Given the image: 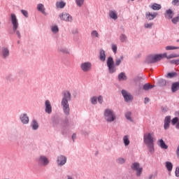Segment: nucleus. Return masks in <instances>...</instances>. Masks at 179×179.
<instances>
[{"label":"nucleus","mask_w":179,"mask_h":179,"mask_svg":"<svg viewBox=\"0 0 179 179\" xmlns=\"http://www.w3.org/2000/svg\"><path fill=\"white\" fill-rule=\"evenodd\" d=\"M71 100V93L66 91L63 94V99L62 100V106L64 110V113L66 115H69V103L68 101Z\"/></svg>","instance_id":"1"},{"label":"nucleus","mask_w":179,"mask_h":179,"mask_svg":"<svg viewBox=\"0 0 179 179\" xmlns=\"http://www.w3.org/2000/svg\"><path fill=\"white\" fill-rule=\"evenodd\" d=\"M153 136H154L153 133L144 134V143L148 148L149 151L151 153H153V152H155Z\"/></svg>","instance_id":"2"},{"label":"nucleus","mask_w":179,"mask_h":179,"mask_svg":"<svg viewBox=\"0 0 179 179\" xmlns=\"http://www.w3.org/2000/svg\"><path fill=\"white\" fill-rule=\"evenodd\" d=\"M11 23L13 25V30L15 33H16L18 38H20V31L17 30L19 29V21L17 20V17L16 15L11 13L10 14Z\"/></svg>","instance_id":"3"},{"label":"nucleus","mask_w":179,"mask_h":179,"mask_svg":"<svg viewBox=\"0 0 179 179\" xmlns=\"http://www.w3.org/2000/svg\"><path fill=\"white\" fill-rule=\"evenodd\" d=\"M104 117L107 122H113V121H115V114H114V111L111 109L108 108L105 110Z\"/></svg>","instance_id":"4"},{"label":"nucleus","mask_w":179,"mask_h":179,"mask_svg":"<svg viewBox=\"0 0 179 179\" xmlns=\"http://www.w3.org/2000/svg\"><path fill=\"white\" fill-rule=\"evenodd\" d=\"M163 58V55H152L147 57L145 62L147 64H155V62H158Z\"/></svg>","instance_id":"5"},{"label":"nucleus","mask_w":179,"mask_h":179,"mask_svg":"<svg viewBox=\"0 0 179 179\" xmlns=\"http://www.w3.org/2000/svg\"><path fill=\"white\" fill-rule=\"evenodd\" d=\"M107 65H108L109 73H114V72L117 71V69H115V66H114V60L113 59V57H109L108 58Z\"/></svg>","instance_id":"6"},{"label":"nucleus","mask_w":179,"mask_h":179,"mask_svg":"<svg viewBox=\"0 0 179 179\" xmlns=\"http://www.w3.org/2000/svg\"><path fill=\"white\" fill-rule=\"evenodd\" d=\"M131 169L132 170H135L136 171V176L138 177H139V176L142 174L143 169L141 168V166H139V163L138 162L134 163L131 166Z\"/></svg>","instance_id":"7"},{"label":"nucleus","mask_w":179,"mask_h":179,"mask_svg":"<svg viewBox=\"0 0 179 179\" xmlns=\"http://www.w3.org/2000/svg\"><path fill=\"white\" fill-rule=\"evenodd\" d=\"M37 162L38 164H41V166H47L48 163H50V161H48V159L44 156H40L38 158H37Z\"/></svg>","instance_id":"8"},{"label":"nucleus","mask_w":179,"mask_h":179,"mask_svg":"<svg viewBox=\"0 0 179 179\" xmlns=\"http://www.w3.org/2000/svg\"><path fill=\"white\" fill-rule=\"evenodd\" d=\"M80 68L83 72H89L92 69V63L91 62H84L80 65Z\"/></svg>","instance_id":"9"},{"label":"nucleus","mask_w":179,"mask_h":179,"mask_svg":"<svg viewBox=\"0 0 179 179\" xmlns=\"http://www.w3.org/2000/svg\"><path fill=\"white\" fill-rule=\"evenodd\" d=\"M59 17L61 20H64V22H72V16L66 13H62L59 15Z\"/></svg>","instance_id":"10"},{"label":"nucleus","mask_w":179,"mask_h":179,"mask_svg":"<svg viewBox=\"0 0 179 179\" xmlns=\"http://www.w3.org/2000/svg\"><path fill=\"white\" fill-rule=\"evenodd\" d=\"M122 94L125 101H132V95H131V94H129L126 90H122Z\"/></svg>","instance_id":"11"},{"label":"nucleus","mask_w":179,"mask_h":179,"mask_svg":"<svg viewBox=\"0 0 179 179\" xmlns=\"http://www.w3.org/2000/svg\"><path fill=\"white\" fill-rule=\"evenodd\" d=\"M45 113H47L48 114H51V113H52V107L51 106V103L50 102V101L48 100L45 101Z\"/></svg>","instance_id":"12"},{"label":"nucleus","mask_w":179,"mask_h":179,"mask_svg":"<svg viewBox=\"0 0 179 179\" xmlns=\"http://www.w3.org/2000/svg\"><path fill=\"white\" fill-rule=\"evenodd\" d=\"M170 122H171V116L165 117L164 124V129H169L170 128Z\"/></svg>","instance_id":"13"},{"label":"nucleus","mask_w":179,"mask_h":179,"mask_svg":"<svg viewBox=\"0 0 179 179\" xmlns=\"http://www.w3.org/2000/svg\"><path fill=\"white\" fill-rule=\"evenodd\" d=\"M156 16H157V13H150V12H147L145 13V18L148 20H153V19H155V17H156Z\"/></svg>","instance_id":"14"},{"label":"nucleus","mask_w":179,"mask_h":179,"mask_svg":"<svg viewBox=\"0 0 179 179\" xmlns=\"http://www.w3.org/2000/svg\"><path fill=\"white\" fill-rule=\"evenodd\" d=\"M66 163V158L64 156H59L57 158V164L59 166H64Z\"/></svg>","instance_id":"15"},{"label":"nucleus","mask_w":179,"mask_h":179,"mask_svg":"<svg viewBox=\"0 0 179 179\" xmlns=\"http://www.w3.org/2000/svg\"><path fill=\"white\" fill-rule=\"evenodd\" d=\"M20 120L22 124H29V117H27V114L21 115Z\"/></svg>","instance_id":"16"},{"label":"nucleus","mask_w":179,"mask_h":179,"mask_svg":"<svg viewBox=\"0 0 179 179\" xmlns=\"http://www.w3.org/2000/svg\"><path fill=\"white\" fill-rule=\"evenodd\" d=\"M173 16H174V13H173L171 10L169 9L166 11L165 17L166 19H171L173 18Z\"/></svg>","instance_id":"17"},{"label":"nucleus","mask_w":179,"mask_h":179,"mask_svg":"<svg viewBox=\"0 0 179 179\" xmlns=\"http://www.w3.org/2000/svg\"><path fill=\"white\" fill-rule=\"evenodd\" d=\"M37 9L39 12H41L43 15H45V8H44V5L42 3H39L37 5Z\"/></svg>","instance_id":"18"},{"label":"nucleus","mask_w":179,"mask_h":179,"mask_svg":"<svg viewBox=\"0 0 179 179\" xmlns=\"http://www.w3.org/2000/svg\"><path fill=\"white\" fill-rule=\"evenodd\" d=\"M150 8L152 10H160V9H162V5L155 3L150 6Z\"/></svg>","instance_id":"19"},{"label":"nucleus","mask_w":179,"mask_h":179,"mask_svg":"<svg viewBox=\"0 0 179 179\" xmlns=\"http://www.w3.org/2000/svg\"><path fill=\"white\" fill-rule=\"evenodd\" d=\"M162 55V58L163 57H165V58H166L167 59H171V58H177V57H178V55L176 54H171L169 56H167V53H164Z\"/></svg>","instance_id":"20"},{"label":"nucleus","mask_w":179,"mask_h":179,"mask_svg":"<svg viewBox=\"0 0 179 179\" xmlns=\"http://www.w3.org/2000/svg\"><path fill=\"white\" fill-rule=\"evenodd\" d=\"M109 16L111 19H113L114 20H117V19H118V15H117V13H115V11H110Z\"/></svg>","instance_id":"21"},{"label":"nucleus","mask_w":179,"mask_h":179,"mask_svg":"<svg viewBox=\"0 0 179 179\" xmlns=\"http://www.w3.org/2000/svg\"><path fill=\"white\" fill-rule=\"evenodd\" d=\"M99 59L102 61V62H104V61H106V52L104 50L100 51Z\"/></svg>","instance_id":"22"},{"label":"nucleus","mask_w":179,"mask_h":179,"mask_svg":"<svg viewBox=\"0 0 179 179\" xmlns=\"http://www.w3.org/2000/svg\"><path fill=\"white\" fill-rule=\"evenodd\" d=\"M159 146L162 148V149H168L169 146L166 145V143H164V141L163 139H160L159 141Z\"/></svg>","instance_id":"23"},{"label":"nucleus","mask_w":179,"mask_h":179,"mask_svg":"<svg viewBox=\"0 0 179 179\" xmlns=\"http://www.w3.org/2000/svg\"><path fill=\"white\" fill-rule=\"evenodd\" d=\"M124 59V56L121 55L120 57H117L115 59V66H120L122 61Z\"/></svg>","instance_id":"24"},{"label":"nucleus","mask_w":179,"mask_h":179,"mask_svg":"<svg viewBox=\"0 0 179 179\" xmlns=\"http://www.w3.org/2000/svg\"><path fill=\"white\" fill-rule=\"evenodd\" d=\"M153 87H155V85L146 83L143 85V90H150V89H153Z\"/></svg>","instance_id":"25"},{"label":"nucleus","mask_w":179,"mask_h":179,"mask_svg":"<svg viewBox=\"0 0 179 179\" xmlns=\"http://www.w3.org/2000/svg\"><path fill=\"white\" fill-rule=\"evenodd\" d=\"M172 92L173 93H176V92H177V90H178L179 89V83H175L172 85Z\"/></svg>","instance_id":"26"},{"label":"nucleus","mask_w":179,"mask_h":179,"mask_svg":"<svg viewBox=\"0 0 179 179\" xmlns=\"http://www.w3.org/2000/svg\"><path fill=\"white\" fill-rule=\"evenodd\" d=\"M65 5H66V3L64 1H59L56 3L57 8H59L60 9H62V8H65Z\"/></svg>","instance_id":"27"},{"label":"nucleus","mask_w":179,"mask_h":179,"mask_svg":"<svg viewBox=\"0 0 179 179\" xmlns=\"http://www.w3.org/2000/svg\"><path fill=\"white\" fill-rule=\"evenodd\" d=\"M166 167L168 171H171L173 170V164H171V162H166Z\"/></svg>","instance_id":"28"},{"label":"nucleus","mask_w":179,"mask_h":179,"mask_svg":"<svg viewBox=\"0 0 179 179\" xmlns=\"http://www.w3.org/2000/svg\"><path fill=\"white\" fill-rule=\"evenodd\" d=\"M3 57L6 58V57L9 56V50L8 48H3L2 50Z\"/></svg>","instance_id":"29"},{"label":"nucleus","mask_w":179,"mask_h":179,"mask_svg":"<svg viewBox=\"0 0 179 179\" xmlns=\"http://www.w3.org/2000/svg\"><path fill=\"white\" fill-rule=\"evenodd\" d=\"M119 80H127V76L124 73H120L118 76Z\"/></svg>","instance_id":"30"},{"label":"nucleus","mask_w":179,"mask_h":179,"mask_svg":"<svg viewBox=\"0 0 179 179\" xmlns=\"http://www.w3.org/2000/svg\"><path fill=\"white\" fill-rule=\"evenodd\" d=\"M123 142H124L125 146H128V145H129V138L128 137V136H124Z\"/></svg>","instance_id":"31"},{"label":"nucleus","mask_w":179,"mask_h":179,"mask_svg":"<svg viewBox=\"0 0 179 179\" xmlns=\"http://www.w3.org/2000/svg\"><path fill=\"white\" fill-rule=\"evenodd\" d=\"M31 127L33 129H37L38 128V123L36 120H33Z\"/></svg>","instance_id":"32"},{"label":"nucleus","mask_w":179,"mask_h":179,"mask_svg":"<svg viewBox=\"0 0 179 179\" xmlns=\"http://www.w3.org/2000/svg\"><path fill=\"white\" fill-rule=\"evenodd\" d=\"M174 76H177V73L172 72V73H168L166 75V78H174Z\"/></svg>","instance_id":"33"},{"label":"nucleus","mask_w":179,"mask_h":179,"mask_svg":"<svg viewBox=\"0 0 179 179\" xmlns=\"http://www.w3.org/2000/svg\"><path fill=\"white\" fill-rule=\"evenodd\" d=\"M179 47H176V46H166V50L167 51H170L171 50H178Z\"/></svg>","instance_id":"34"},{"label":"nucleus","mask_w":179,"mask_h":179,"mask_svg":"<svg viewBox=\"0 0 179 179\" xmlns=\"http://www.w3.org/2000/svg\"><path fill=\"white\" fill-rule=\"evenodd\" d=\"M76 4L78 6H82L85 3V0H76Z\"/></svg>","instance_id":"35"},{"label":"nucleus","mask_w":179,"mask_h":179,"mask_svg":"<svg viewBox=\"0 0 179 179\" xmlns=\"http://www.w3.org/2000/svg\"><path fill=\"white\" fill-rule=\"evenodd\" d=\"M179 121V119H178V117H174L173 119H172V120H171V124H172V125H176V124H177L178 122H178Z\"/></svg>","instance_id":"36"},{"label":"nucleus","mask_w":179,"mask_h":179,"mask_svg":"<svg viewBox=\"0 0 179 179\" xmlns=\"http://www.w3.org/2000/svg\"><path fill=\"white\" fill-rule=\"evenodd\" d=\"M91 36L92 37H97V38H99V33L96 30L92 31V33H91Z\"/></svg>","instance_id":"37"},{"label":"nucleus","mask_w":179,"mask_h":179,"mask_svg":"<svg viewBox=\"0 0 179 179\" xmlns=\"http://www.w3.org/2000/svg\"><path fill=\"white\" fill-rule=\"evenodd\" d=\"M120 41L122 43H125V41H127V36L124 34L120 35Z\"/></svg>","instance_id":"38"},{"label":"nucleus","mask_w":179,"mask_h":179,"mask_svg":"<svg viewBox=\"0 0 179 179\" xmlns=\"http://www.w3.org/2000/svg\"><path fill=\"white\" fill-rule=\"evenodd\" d=\"M91 103H92V104H97V97L93 96V97L91 99Z\"/></svg>","instance_id":"39"},{"label":"nucleus","mask_w":179,"mask_h":179,"mask_svg":"<svg viewBox=\"0 0 179 179\" xmlns=\"http://www.w3.org/2000/svg\"><path fill=\"white\" fill-rule=\"evenodd\" d=\"M52 31L53 33H58V31H59L58 27L57 26L52 27Z\"/></svg>","instance_id":"40"},{"label":"nucleus","mask_w":179,"mask_h":179,"mask_svg":"<svg viewBox=\"0 0 179 179\" xmlns=\"http://www.w3.org/2000/svg\"><path fill=\"white\" fill-rule=\"evenodd\" d=\"M21 13L24 16H25V17H29V13H27L26 10H22Z\"/></svg>","instance_id":"41"},{"label":"nucleus","mask_w":179,"mask_h":179,"mask_svg":"<svg viewBox=\"0 0 179 179\" xmlns=\"http://www.w3.org/2000/svg\"><path fill=\"white\" fill-rule=\"evenodd\" d=\"M152 26H153V23L145 24L144 27L145 29H152Z\"/></svg>","instance_id":"42"},{"label":"nucleus","mask_w":179,"mask_h":179,"mask_svg":"<svg viewBox=\"0 0 179 179\" xmlns=\"http://www.w3.org/2000/svg\"><path fill=\"white\" fill-rule=\"evenodd\" d=\"M131 112H127L125 115V117L127 120H129L131 121Z\"/></svg>","instance_id":"43"},{"label":"nucleus","mask_w":179,"mask_h":179,"mask_svg":"<svg viewBox=\"0 0 179 179\" xmlns=\"http://www.w3.org/2000/svg\"><path fill=\"white\" fill-rule=\"evenodd\" d=\"M117 163H120V164H124V163H125V160L124 158H120L117 159Z\"/></svg>","instance_id":"44"},{"label":"nucleus","mask_w":179,"mask_h":179,"mask_svg":"<svg viewBox=\"0 0 179 179\" xmlns=\"http://www.w3.org/2000/svg\"><path fill=\"white\" fill-rule=\"evenodd\" d=\"M59 51H60L61 52H64V54H66V52H68V50L64 48H59Z\"/></svg>","instance_id":"45"},{"label":"nucleus","mask_w":179,"mask_h":179,"mask_svg":"<svg viewBox=\"0 0 179 179\" xmlns=\"http://www.w3.org/2000/svg\"><path fill=\"white\" fill-rule=\"evenodd\" d=\"M172 5H176V6H179V0H173Z\"/></svg>","instance_id":"46"},{"label":"nucleus","mask_w":179,"mask_h":179,"mask_svg":"<svg viewBox=\"0 0 179 179\" xmlns=\"http://www.w3.org/2000/svg\"><path fill=\"white\" fill-rule=\"evenodd\" d=\"M112 50L115 54L117 53V45H112Z\"/></svg>","instance_id":"47"},{"label":"nucleus","mask_w":179,"mask_h":179,"mask_svg":"<svg viewBox=\"0 0 179 179\" xmlns=\"http://www.w3.org/2000/svg\"><path fill=\"white\" fill-rule=\"evenodd\" d=\"M171 64H175L176 65H179V59L178 60H171Z\"/></svg>","instance_id":"48"},{"label":"nucleus","mask_w":179,"mask_h":179,"mask_svg":"<svg viewBox=\"0 0 179 179\" xmlns=\"http://www.w3.org/2000/svg\"><path fill=\"white\" fill-rule=\"evenodd\" d=\"M98 101H99V104H101L103 103V96H99L98 97Z\"/></svg>","instance_id":"49"},{"label":"nucleus","mask_w":179,"mask_h":179,"mask_svg":"<svg viewBox=\"0 0 179 179\" xmlns=\"http://www.w3.org/2000/svg\"><path fill=\"white\" fill-rule=\"evenodd\" d=\"M175 173H176V177H179V168H176Z\"/></svg>","instance_id":"50"},{"label":"nucleus","mask_w":179,"mask_h":179,"mask_svg":"<svg viewBox=\"0 0 179 179\" xmlns=\"http://www.w3.org/2000/svg\"><path fill=\"white\" fill-rule=\"evenodd\" d=\"M149 101H150L149 98H148V97L145 98V100H144L145 104H148V103H149Z\"/></svg>","instance_id":"51"},{"label":"nucleus","mask_w":179,"mask_h":179,"mask_svg":"<svg viewBox=\"0 0 179 179\" xmlns=\"http://www.w3.org/2000/svg\"><path fill=\"white\" fill-rule=\"evenodd\" d=\"M176 155H177V157L179 159V145L178 146V148H177V150H176Z\"/></svg>","instance_id":"52"},{"label":"nucleus","mask_w":179,"mask_h":179,"mask_svg":"<svg viewBox=\"0 0 179 179\" xmlns=\"http://www.w3.org/2000/svg\"><path fill=\"white\" fill-rule=\"evenodd\" d=\"M76 138V134H73L72 135V139H73V141H75Z\"/></svg>","instance_id":"53"},{"label":"nucleus","mask_w":179,"mask_h":179,"mask_svg":"<svg viewBox=\"0 0 179 179\" xmlns=\"http://www.w3.org/2000/svg\"><path fill=\"white\" fill-rule=\"evenodd\" d=\"M176 128H177V129H179V122H177Z\"/></svg>","instance_id":"54"},{"label":"nucleus","mask_w":179,"mask_h":179,"mask_svg":"<svg viewBox=\"0 0 179 179\" xmlns=\"http://www.w3.org/2000/svg\"><path fill=\"white\" fill-rule=\"evenodd\" d=\"M153 178V175H150L149 177H148V179H152Z\"/></svg>","instance_id":"55"},{"label":"nucleus","mask_w":179,"mask_h":179,"mask_svg":"<svg viewBox=\"0 0 179 179\" xmlns=\"http://www.w3.org/2000/svg\"><path fill=\"white\" fill-rule=\"evenodd\" d=\"M131 1H134V0H131Z\"/></svg>","instance_id":"56"}]
</instances>
